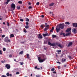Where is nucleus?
<instances>
[{"label": "nucleus", "instance_id": "1", "mask_svg": "<svg viewBox=\"0 0 77 77\" xmlns=\"http://www.w3.org/2000/svg\"><path fill=\"white\" fill-rule=\"evenodd\" d=\"M64 23H60L58 24L56 28V31L57 33H59V32H60V29H63L64 28Z\"/></svg>", "mask_w": 77, "mask_h": 77}, {"label": "nucleus", "instance_id": "2", "mask_svg": "<svg viewBox=\"0 0 77 77\" xmlns=\"http://www.w3.org/2000/svg\"><path fill=\"white\" fill-rule=\"evenodd\" d=\"M48 44L49 45L53 46H56V45H57V46L59 47L60 48H63V45H60V43L59 42H57L55 43H54L51 44L50 42H48Z\"/></svg>", "mask_w": 77, "mask_h": 77}, {"label": "nucleus", "instance_id": "3", "mask_svg": "<svg viewBox=\"0 0 77 77\" xmlns=\"http://www.w3.org/2000/svg\"><path fill=\"white\" fill-rule=\"evenodd\" d=\"M43 59H41V57H38V60H39V62H40V63L43 62L45 61L46 59H47L46 58V57H45V55L43 56Z\"/></svg>", "mask_w": 77, "mask_h": 77}, {"label": "nucleus", "instance_id": "4", "mask_svg": "<svg viewBox=\"0 0 77 77\" xmlns=\"http://www.w3.org/2000/svg\"><path fill=\"white\" fill-rule=\"evenodd\" d=\"M5 67L7 69H10V68H11V66H10L9 64H7L5 65Z\"/></svg>", "mask_w": 77, "mask_h": 77}, {"label": "nucleus", "instance_id": "5", "mask_svg": "<svg viewBox=\"0 0 77 77\" xmlns=\"http://www.w3.org/2000/svg\"><path fill=\"white\" fill-rule=\"evenodd\" d=\"M11 7L12 8H13V9H15V5L14 3H12L11 4Z\"/></svg>", "mask_w": 77, "mask_h": 77}, {"label": "nucleus", "instance_id": "6", "mask_svg": "<svg viewBox=\"0 0 77 77\" xmlns=\"http://www.w3.org/2000/svg\"><path fill=\"white\" fill-rule=\"evenodd\" d=\"M42 38H43V37L42 35H41V34H39L38 36V39H42Z\"/></svg>", "mask_w": 77, "mask_h": 77}, {"label": "nucleus", "instance_id": "7", "mask_svg": "<svg viewBox=\"0 0 77 77\" xmlns=\"http://www.w3.org/2000/svg\"><path fill=\"white\" fill-rule=\"evenodd\" d=\"M71 36V33L67 32L66 33L65 35V36Z\"/></svg>", "mask_w": 77, "mask_h": 77}, {"label": "nucleus", "instance_id": "8", "mask_svg": "<svg viewBox=\"0 0 77 77\" xmlns=\"http://www.w3.org/2000/svg\"><path fill=\"white\" fill-rule=\"evenodd\" d=\"M72 26L74 27H77V23H73Z\"/></svg>", "mask_w": 77, "mask_h": 77}, {"label": "nucleus", "instance_id": "9", "mask_svg": "<svg viewBox=\"0 0 77 77\" xmlns=\"http://www.w3.org/2000/svg\"><path fill=\"white\" fill-rule=\"evenodd\" d=\"M26 56L27 57V59H29V60H31V59L30 58V57H29V54H26Z\"/></svg>", "mask_w": 77, "mask_h": 77}, {"label": "nucleus", "instance_id": "10", "mask_svg": "<svg viewBox=\"0 0 77 77\" xmlns=\"http://www.w3.org/2000/svg\"><path fill=\"white\" fill-rule=\"evenodd\" d=\"M73 32L75 34L77 33V29H73Z\"/></svg>", "mask_w": 77, "mask_h": 77}, {"label": "nucleus", "instance_id": "11", "mask_svg": "<svg viewBox=\"0 0 77 77\" xmlns=\"http://www.w3.org/2000/svg\"><path fill=\"white\" fill-rule=\"evenodd\" d=\"M71 30V28L67 29V30L66 31V32H70V31Z\"/></svg>", "mask_w": 77, "mask_h": 77}, {"label": "nucleus", "instance_id": "12", "mask_svg": "<svg viewBox=\"0 0 77 77\" xmlns=\"http://www.w3.org/2000/svg\"><path fill=\"white\" fill-rule=\"evenodd\" d=\"M5 41L6 42H8V38L6 37L5 38Z\"/></svg>", "mask_w": 77, "mask_h": 77}, {"label": "nucleus", "instance_id": "13", "mask_svg": "<svg viewBox=\"0 0 77 77\" xmlns=\"http://www.w3.org/2000/svg\"><path fill=\"white\" fill-rule=\"evenodd\" d=\"M43 35L44 37H45L47 36H49V35H48V34L47 33L46 34H43Z\"/></svg>", "mask_w": 77, "mask_h": 77}, {"label": "nucleus", "instance_id": "14", "mask_svg": "<svg viewBox=\"0 0 77 77\" xmlns=\"http://www.w3.org/2000/svg\"><path fill=\"white\" fill-rule=\"evenodd\" d=\"M72 45V42H70L68 44V47H69V46H71Z\"/></svg>", "mask_w": 77, "mask_h": 77}, {"label": "nucleus", "instance_id": "15", "mask_svg": "<svg viewBox=\"0 0 77 77\" xmlns=\"http://www.w3.org/2000/svg\"><path fill=\"white\" fill-rule=\"evenodd\" d=\"M60 35H63L64 37H65V33L60 32Z\"/></svg>", "mask_w": 77, "mask_h": 77}, {"label": "nucleus", "instance_id": "16", "mask_svg": "<svg viewBox=\"0 0 77 77\" xmlns=\"http://www.w3.org/2000/svg\"><path fill=\"white\" fill-rule=\"evenodd\" d=\"M54 5V3H52L49 5V6L51 7L53 6Z\"/></svg>", "mask_w": 77, "mask_h": 77}, {"label": "nucleus", "instance_id": "17", "mask_svg": "<svg viewBox=\"0 0 77 77\" xmlns=\"http://www.w3.org/2000/svg\"><path fill=\"white\" fill-rule=\"evenodd\" d=\"M54 27H52L51 29L50 30V32H53V30H54Z\"/></svg>", "mask_w": 77, "mask_h": 77}, {"label": "nucleus", "instance_id": "18", "mask_svg": "<svg viewBox=\"0 0 77 77\" xmlns=\"http://www.w3.org/2000/svg\"><path fill=\"white\" fill-rule=\"evenodd\" d=\"M11 1V0H7V2H5V4L8 5L9 3V2Z\"/></svg>", "mask_w": 77, "mask_h": 77}, {"label": "nucleus", "instance_id": "19", "mask_svg": "<svg viewBox=\"0 0 77 77\" xmlns=\"http://www.w3.org/2000/svg\"><path fill=\"white\" fill-rule=\"evenodd\" d=\"M57 36L55 35H52V37L53 38H56Z\"/></svg>", "mask_w": 77, "mask_h": 77}, {"label": "nucleus", "instance_id": "20", "mask_svg": "<svg viewBox=\"0 0 77 77\" xmlns=\"http://www.w3.org/2000/svg\"><path fill=\"white\" fill-rule=\"evenodd\" d=\"M65 24H67L68 25H69L70 24V23L69 22H66L65 23Z\"/></svg>", "mask_w": 77, "mask_h": 77}, {"label": "nucleus", "instance_id": "21", "mask_svg": "<svg viewBox=\"0 0 77 77\" xmlns=\"http://www.w3.org/2000/svg\"><path fill=\"white\" fill-rule=\"evenodd\" d=\"M66 61V59H63L62 60V61L63 62H65Z\"/></svg>", "mask_w": 77, "mask_h": 77}, {"label": "nucleus", "instance_id": "22", "mask_svg": "<svg viewBox=\"0 0 77 77\" xmlns=\"http://www.w3.org/2000/svg\"><path fill=\"white\" fill-rule=\"evenodd\" d=\"M18 3H19V4H22V2L21 1H19L18 2Z\"/></svg>", "mask_w": 77, "mask_h": 77}, {"label": "nucleus", "instance_id": "23", "mask_svg": "<svg viewBox=\"0 0 77 77\" xmlns=\"http://www.w3.org/2000/svg\"><path fill=\"white\" fill-rule=\"evenodd\" d=\"M29 28V26L28 25H27L26 26H25V29H28V28Z\"/></svg>", "mask_w": 77, "mask_h": 77}, {"label": "nucleus", "instance_id": "24", "mask_svg": "<svg viewBox=\"0 0 77 77\" xmlns=\"http://www.w3.org/2000/svg\"><path fill=\"white\" fill-rule=\"evenodd\" d=\"M11 37H12V38H14V34H11L10 35Z\"/></svg>", "mask_w": 77, "mask_h": 77}, {"label": "nucleus", "instance_id": "25", "mask_svg": "<svg viewBox=\"0 0 77 77\" xmlns=\"http://www.w3.org/2000/svg\"><path fill=\"white\" fill-rule=\"evenodd\" d=\"M23 32L24 33H26V32H27V31L26 30V29L24 28L23 29Z\"/></svg>", "mask_w": 77, "mask_h": 77}, {"label": "nucleus", "instance_id": "26", "mask_svg": "<svg viewBox=\"0 0 77 77\" xmlns=\"http://www.w3.org/2000/svg\"><path fill=\"white\" fill-rule=\"evenodd\" d=\"M36 77H41V75H35Z\"/></svg>", "mask_w": 77, "mask_h": 77}, {"label": "nucleus", "instance_id": "27", "mask_svg": "<svg viewBox=\"0 0 77 77\" xmlns=\"http://www.w3.org/2000/svg\"><path fill=\"white\" fill-rule=\"evenodd\" d=\"M23 51H21L20 52L19 54H23Z\"/></svg>", "mask_w": 77, "mask_h": 77}, {"label": "nucleus", "instance_id": "28", "mask_svg": "<svg viewBox=\"0 0 77 77\" xmlns=\"http://www.w3.org/2000/svg\"><path fill=\"white\" fill-rule=\"evenodd\" d=\"M6 75L8 77H9V72L7 73L6 74Z\"/></svg>", "mask_w": 77, "mask_h": 77}, {"label": "nucleus", "instance_id": "29", "mask_svg": "<svg viewBox=\"0 0 77 77\" xmlns=\"http://www.w3.org/2000/svg\"><path fill=\"white\" fill-rule=\"evenodd\" d=\"M48 29V28H45L44 29V31H46V30H47Z\"/></svg>", "mask_w": 77, "mask_h": 77}, {"label": "nucleus", "instance_id": "30", "mask_svg": "<svg viewBox=\"0 0 77 77\" xmlns=\"http://www.w3.org/2000/svg\"><path fill=\"white\" fill-rule=\"evenodd\" d=\"M3 50L4 51H6V48H3Z\"/></svg>", "mask_w": 77, "mask_h": 77}, {"label": "nucleus", "instance_id": "31", "mask_svg": "<svg viewBox=\"0 0 77 77\" xmlns=\"http://www.w3.org/2000/svg\"><path fill=\"white\" fill-rule=\"evenodd\" d=\"M26 21H27L28 22H29V19L27 18H26Z\"/></svg>", "mask_w": 77, "mask_h": 77}, {"label": "nucleus", "instance_id": "32", "mask_svg": "<svg viewBox=\"0 0 77 77\" xmlns=\"http://www.w3.org/2000/svg\"><path fill=\"white\" fill-rule=\"evenodd\" d=\"M20 21H22V22H23L24 21V20L23 19H20Z\"/></svg>", "mask_w": 77, "mask_h": 77}, {"label": "nucleus", "instance_id": "33", "mask_svg": "<svg viewBox=\"0 0 77 77\" xmlns=\"http://www.w3.org/2000/svg\"><path fill=\"white\" fill-rule=\"evenodd\" d=\"M55 70V69L53 68L52 69H51V71H54V70Z\"/></svg>", "mask_w": 77, "mask_h": 77}, {"label": "nucleus", "instance_id": "34", "mask_svg": "<svg viewBox=\"0 0 77 77\" xmlns=\"http://www.w3.org/2000/svg\"><path fill=\"white\" fill-rule=\"evenodd\" d=\"M57 53H59V52H61V50H57Z\"/></svg>", "mask_w": 77, "mask_h": 77}, {"label": "nucleus", "instance_id": "35", "mask_svg": "<svg viewBox=\"0 0 77 77\" xmlns=\"http://www.w3.org/2000/svg\"><path fill=\"white\" fill-rule=\"evenodd\" d=\"M45 27H46V28H48V27H49V25H46Z\"/></svg>", "mask_w": 77, "mask_h": 77}, {"label": "nucleus", "instance_id": "36", "mask_svg": "<svg viewBox=\"0 0 77 77\" xmlns=\"http://www.w3.org/2000/svg\"><path fill=\"white\" fill-rule=\"evenodd\" d=\"M36 5H39V2H38L36 3Z\"/></svg>", "mask_w": 77, "mask_h": 77}, {"label": "nucleus", "instance_id": "37", "mask_svg": "<svg viewBox=\"0 0 77 77\" xmlns=\"http://www.w3.org/2000/svg\"><path fill=\"white\" fill-rule=\"evenodd\" d=\"M17 9H20V6L18 7V6H17Z\"/></svg>", "mask_w": 77, "mask_h": 77}, {"label": "nucleus", "instance_id": "38", "mask_svg": "<svg viewBox=\"0 0 77 77\" xmlns=\"http://www.w3.org/2000/svg\"><path fill=\"white\" fill-rule=\"evenodd\" d=\"M20 65H23V64H24V63H23V62H21L20 63Z\"/></svg>", "mask_w": 77, "mask_h": 77}, {"label": "nucleus", "instance_id": "39", "mask_svg": "<svg viewBox=\"0 0 77 77\" xmlns=\"http://www.w3.org/2000/svg\"><path fill=\"white\" fill-rule=\"evenodd\" d=\"M0 54H2V51L1 50H0Z\"/></svg>", "mask_w": 77, "mask_h": 77}, {"label": "nucleus", "instance_id": "40", "mask_svg": "<svg viewBox=\"0 0 77 77\" xmlns=\"http://www.w3.org/2000/svg\"><path fill=\"white\" fill-rule=\"evenodd\" d=\"M4 37H5V35H3L2 36V38H4Z\"/></svg>", "mask_w": 77, "mask_h": 77}, {"label": "nucleus", "instance_id": "41", "mask_svg": "<svg viewBox=\"0 0 77 77\" xmlns=\"http://www.w3.org/2000/svg\"><path fill=\"white\" fill-rule=\"evenodd\" d=\"M26 26H28V24H29V23L26 22Z\"/></svg>", "mask_w": 77, "mask_h": 77}, {"label": "nucleus", "instance_id": "42", "mask_svg": "<svg viewBox=\"0 0 77 77\" xmlns=\"http://www.w3.org/2000/svg\"><path fill=\"white\" fill-rule=\"evenodd\" d=\"M9 57H12V55L10 54V55H9Z\"/></svg>", "mask_w": 77, "mask_h": 77}, {"label": "nucleus", "instance_id": "43", "mask_svg": "<svg viewBox=\"0 0 77 77\" xmlns=\"http://www.w3.org/2000/svg\"><path fill=\"white\" fill-rule=\"evenodd\" d=\"M41 27L42 28H43V29H44V27H43V25H42L41 26Z\"/></svg>", "mask_w": 77, "mask_h": 77}, {"label": "nucleus", "instance_id": "44", "mask_svg": "<svg viewBox=\"0 0 77 77\" xmlns=\"http://www.w3.org/2000/svg\"><path fill=\"white\" fill-rule=\"evenodd\" d=\"M57 63H59V64H60V63H61L59 61H58V62L57 61Z\"/></svg>", "mask_w": 77, "mask_h": 77}, {"label": "nucleus", "instance_id": "45", "mask_svg": "<svg viewBox=\"0 0 77 77\" xmlns=\"http://www.w3.org/2000/svg\"><path fill=\"white\" fill-rule=\"evenodd\" d=\"M32 6H29V9H32Z\"/></svg>", "mask_w": 77, "mask_h": 77}, {"label": "nucleus", "instance_id": "46", "mask_svg": "<svg viewBox=\"0 0 77 77\" xmlns=\"http://www.w3.org/2000/svg\"><path fill=\"white\" fill-rule=\"evenodd\" d=\"M44 44H47V41H44Z\"/></svg>", "mask_w": 77, "mask_h": 77}, {"label": "nucleus", "instance_id": "47", "mask_svg": "<svg viewBox=\"0 0 77 77\" xmlns=\"http://www.w3.org/2000/svg\"><path fill=\"white\" fill-rule=\"evenodd\" d=\"M7 25L8 26H9V23L8 22H7Z\"/></svg>", "mask_w": 77, "mask_h": 77}, {"label": "nucleus", "instance_id": "48", "mask_svg": "<svg viewBox=\"0 0 77 77\" xmlns=\"http://www.w3.org/2000/svg\"><path fill=\"white\" fill-rule=\"evenodd\" d=\"M20 74L19 72H17L16 73V74Z\"/></svg>", "mask_w": 77, "mask_h": 77}, {"label": "nucleus", "instance_id": "49", "mask_svg": "<svg viewBox=\"0 0 77 77\" xmlns=\"http://www.w3.org/2000/svg\"><path fill=\"white\" fill-rule=\"evenodd\" d=\"M41 17L42 18H44V15H42Z\"/></svg>", "mask_w": 77, "mask_h": 77}, {"label": "nucleus", "instance_id": "50", "mask_svg": "<svg viewBox=\"0 0 77 77\" xmlns=\"http://www.w3.org/2000/svg\"><path fill=\"white\" fill-rule=\"evenodd\" d=\"M38 67H37V66H35V69H37Z\"/></svg>", "mask_w": 77, "mask_h": 77}, {"label": "nucleus", "instance_id": "51", "mask_svg": "<svg viewBox=\"0 0 77 77\" xmlns=\"http://www.w3.org/2000/svg\"><path fill=\"white\" fill-rule=\"evenodd\" d=\"M69 58H70V59H71V56H69Z\"/></svg>", "mask_w": 77, "mask_h": 77}, {"label": "nucleus", "instance_id": "52", "mask_svg": "<svg viewBox=\"0 0 77 77\" xmlns=\"http://www.w3.org/2000/svg\"><path fill=\"white\" fill-rule=\"evenodd\" d=\"M2 30H0V33H2Z\"/></svg>", "mask_w": 77, "mask_h": 77}, {"label": "nucleus", "instance_id": "53", "mask_svg": "<svg viewBox=\"0 0 77 77\" xmlns=\"http://www.w3.org/2000/svg\"><path fill=\"white\" fill-rule=\"evenodd\" d=\"M53 73H54V74H56V72H53Z\"/></svg>", "mask_w": 77, "mask_h": 77}, {"label": "nucleus", "instance_id": "54", "mask_svg": "<svg viewBox=\"0 0 77 77\" xmlns=\"http://www.w3.org/2000/svg\"><path fill=\"white\" fill-rule=\"evenodd\" d=\"M9 76H10V77H12V74H10L9 75Z\"/></svg>", "mask_w": 77, "mask_h": 77}, {"label": "nucleus", "instance_id": "55", "mask_svg": "<svg viewBox=\"0 0 77 77\" xmlns=\"http://www.w3.org/2000/svg\"><path fill=\"white\" fill-rule=\"evenodd\" d=\"M29 5H31V3L30 2H29L28 3Z\"/></svg>", "mask_w": 77, "mask_h": 77}, {"label": "nucleus", "instance_id": "56", "mask_svg": "<svg viewBox=\"0 0 77 77\" xmlns=\"http://www.w3.org/2000/svg\"><path fill=\"white\" fill-rule=\"evenodd\" d=\"M58 69H60V66H58Z\"/></svg>", "mask_w": 77, "mask_h": 77}, {"label": "nucleus", "instance_id": "57", "mask_svg": "<svg viewBox=\"0 0 77 77\" xmlns=\"http://www.w3.org/2000/svg\"><path fill=\"white\" fill-rule=\"evenodd\" d=\"M1 62L2 63H4V61H1Z\"/></svg>", "mask_w": 77, "mask_h": 77}, {"label": "nucleus", "instance_id": "58", "mask_svg": "<svg viewBox=\"0 0 77 77\" xmlns=\"http://www.w3.org/2000/svg\"><path fill=\"white\" fill-rule=\"evenodd\" d=\"M64 67H66V65H64Z\"/></svg>", "mask_w": 77, "mask_h": 77}, {"label": "nucleus", "instance_id": "59", "mask_svg": "<svg viewBox=\"0 0 77 77\" xmlns=\"http://www.w3.org/2000/svg\"><path fill=\"white\" fill-rule=\"evenodd\" d=\"M11 42V40L10 39L8 40V42Z\"/></svg>", "mask_w": 77, "mask_h": 77}, {"label": "nucleus", "instance_id": "60", "mask_svg": "<svg viewBox=\"0 0 77 77\" xmlns=\"http://www.w3.org/2000/svg\"><path fill=\"white\" fill-rule=\"evenodd\" d=\"M37 69H38V70L40 69V68H37Z\"/></svg>", "mask_w": 77, "mask_h": 77}, {"label": "nucleus", "instance_id": "61", "mask_svg": "<svg viewBox=\"0 0 77 77\" xmlns=\"http://www.w3.org/2000/svg\"><path fill=\"white\" fill-rule=\"evenodd\" d=\"M49 14H52L51 12V11H50V13H49Z\"/></svg>", "mask_w": 77, "mask_h": 77}, {"label": "nucleus", "instance_id": "62", "mask_svg": "<svg viewBox=\"0 0 77 77\" xmlns=\"http://www.w3.org/2000/svg\"><path fill=\"white\" fill-rule=\"evenodd\" d=\"M45 25H47V23H45Z\"/></svg>", "mask_w": 77, "mask_h": 77}, {"label": "nucleus", "instance_id": "63", "mask_svg": "<svg viewBox=\"0 0 77 77\" xmlns=\"http://www.w3.org/2000/svg\"><path fill=\"white\" fill-rule=\"evenodd\" d=\"M3 24H5V22H3Z\"/></svg>", "mask_w": 77, "mask_h": 77}, {"label": "nucleus", "instance_id": "64", "mask_svg": "<svg viewBox=\"0 0 77 77\" xmlns=\"http://www.w3.org/2000/svg\"><path fill=\"white\" fill-rule=\"evenodd\" d=\"M14 61H15V62H16V59H14Z\"/></svg>", "mask_w": 77, "mask_h": 77}]
</instances>
